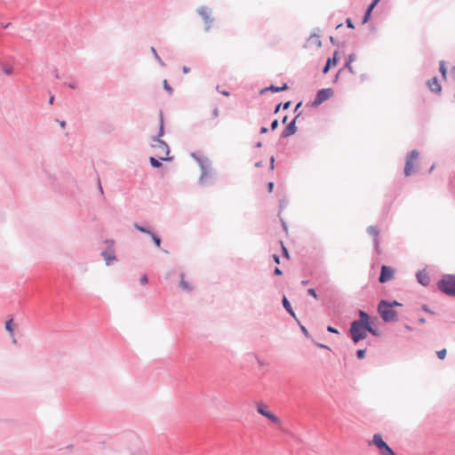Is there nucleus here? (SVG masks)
Returning a JSON list of instances; mask_svg holds the SVG:
<instances>
[{
  "mask_svg": "<svg viewBox=\"0 0 455 455\" xmlns=\"http://www.w3.org/2000/svg\"><path fill=\"white\" fill-rule=\"evenodd\" d=\"M164 134V118L162 113L159 114V132L157 136L153 138L151 147L156 150V156L161 161H167L171 158L169 157V147L168 145L162 140L160 138Z\"/></svg>",
  "mask_w": 455,
  "mask_h": 455,
  "instance_id": "f257e3e1",
  "label": "nucleus"
},
{
  "mask_svg": "<svg viewBox=\"0 0 455 455\" xmlns=\"http://www.w3.org/2000/svg\"><path fill=\"white\" fill-rule=\"evenodd\" d=\"M367 331L377 335V331L372 328L371 324H364L362 323H352L350 327V334L354 342H358L367 337Z\"/></svg>",
  "mask_w": 455,
  "mask_h": 455,
  "instance_id": "f03ea898",
  "label": "nucleus"
},
{
  "mask_svg": "<svg viewBox=\"0 0 455 455\" xmlns=\"http://www.w3.org/2000/svg\"><path fill=\"white\" fill-rule=\"evenodd\" d=\"M378 312L385 322H395L397 313L393 309L392 304L387 300H381L378 306Z\"/></svg>",
  "mask_w": 455,
  "mask_h": 455,
  "instance_id": "7ed1b4c3",
  "label": "nucleus"
},
{
  "mask_svg": "<svg viewBox=\"0 0 455 455\" xmlns=\"http://www.w3.org/2000/svg\"><path fill=\"white\" fill-rule=\"evenodd\" d=\"M438 287L443 292L450 296H455V276L444 275L438 283Z\"/></svg>",
  "mask_w": 455,
  "mask_h": 455,
  "instance_id": "20e7f679",
  "label": "nucleus"
},
{
  "mask_svg": "<svg viewBox=\"0 0 455 455\" xmlns=\"http://www.w3.org/2000/svg\"><path fill=\"white\" fill-rule=\"evenodd\" d=\"M370 444H373L377 447L380 455H395L393 450L387 445V443L382 439L379 434H375L372 437Z\"/></svg>",
  "mask_w": 455,
  "mask_h": 455,
  "instance_id": "39448f33",
  "label": "nucleus"
},
{
  "mask_svg": "<svg viewBox=\"0 0 455 455\" xmlns=\"http://www.w3.org/2000/svg\"><path fill=\"white\" fill-rule=\"evenodd\" d=\"M419 152L417 150H412L411 154L408 156L405 167H404V174L405 176H410L414 171V162H416L419 158Z\"/></svg>",
  "mask_w": 455,
  "mask_h": 455,
  "instance_id": "423d86ee",
  "label": "nucleus"
},
{
  "mask_svg": "<svg viewBox=\"0 0 455 455\" xmlns=\"http://www.w3.org/2000/svg\"><path fill=\"white\" fill-rule=\"evenodd\" d=\"M333 92L332 90L328 89H322L317 92V95L314 100V105H320L323 101L327 100L332 96Z\"/></svg>",
  "mask_w": 455,
  "mask_h": 455,
  "instance_id": "0eeeda50",
  "label": "nucleus"
},
{
  "mask_svg": "<svg viewBox=\"0 0 455 455\" xmlns=\"http://www.w3.org/2000/svg\"><path fill=\"white\" fill-rule=\"evenodd\" d=\"M395 271L392 267L382 266L380 275L379 278V283H384L390 281L394 277Z\"/></svg>",
  "mask_w": 455,
  "mask_h": 455,
  "instance_id": "6e6552de",
  "label": "nucleus"
},
{
  "mask_svg": "<svg viewBox=\"0 0 455 455\" xmlns=\"http://www.w3.org/2000/svg\"><path fill=\"white\" fill-rule=\"evenodd\" d=\"M367 232L374 239V246H375L376 252L378 254H380L381 251H380V249H379V231L378 228L376 226H370L367 228Z\"/></svg>",
  "mask_w": 455,
  "mask_h": 455,
  "instance_id": "1a4fd4ad",
  "label": "nucleus"
},
{
  "mask_svg": "<svg viewBox=\"0 0 455 455\" xmlns=\"http://www.w3.org/2000/svg\"><path fill=\"white\" fill-rule=\"evenodd\" d=\"M198 13L200 16L208 23L212 22V19L211 18V10L208 7L202 6L198 9Z\"/></svg>",
  "mask_w": 455,
  "mask_h": 455,
  "instance_id": "9d476101",
  "label": "nucleus"
},
{
  "mask_svg": "<svg viewBox=\"0 0 455 455\" xmlns=\"http://www.w3.org/2000/svg\"><path fill=\"white\" fill-rule=\"evenodd\" d=\"M427 85L432 92H441V85H440L437 78H435V77L429 80L427 83Z\"/></svg>",
  "mask_w": 455,
  "mask_h": 455,
  "instance_id": "9b49d317",
  "label": "nucleus"
},
{
  "mask_svg": "<svg viewBox=\"0 0 455 455\" xmlns=\"http://www.w3.org/2000/svg\"><path fill=\"white\" fill-rule=\"evenodd\" d=\"M337 54H338V52H334V55H333V58H332V59H331V58H330V59H328V60H327V62H326V64H325V67H324V68H323V72L324 74H326V73L329 71V69H330V68H331V66H336V64H337V58H336Z\"/></svg>",
  "mask_w": 455,
  "mask_h": 455,
  "instance_id": "f8f14e48",
  "label": "nucleus"
},
{
  "mask_svg": "<svg viewBox=\"0 0 455 455\" xmlns=\"http://www.w3.org/2000/svg\"><path fill=\"white\" fill-rule=\"evenodd\" d=\"M417 278H418V281L423 284V285H427L428 283H429V277L427 275V273L425 272H419L418 273L417 275Z\"/></svg>",
  "mask_w": 455,
  "mask_h": 455,
  "instance_id": "ddd939ff",
  "label": "nucleus"
},
{
  "mask_svg": "<svg viewBox=\"0 0 455 455\" xmlns=\"http://www.w3.org/2000/svg\"><path fill=\"white\" fill-rule=\"evenodd\" d=\"M359 315H360V320L354 321L353 323H362L364 324H371V323L370 322L368 314H366L364 311L361 310L359 312Z\"/></svg>",
  "mask_w": 455,
  "mask_h": 455,
  "instance_id": "4468645a",
  "label": "nucleus"
},
{
  "mask_svg": "<svg viewBox=\"0 0 455 455\" xmlns=\"http://www.w3.org/2000/svg\"><path fill=\"white\" fill-rule=\"evenodd\" d=\"M288 88L287 84H283L281 87L271 85L266 89L261 90L260 93H264L266 91H271L273 92H278L282 91H285Z\"/></svg>",
  "mask_w": 455,
  "mask_h": 455,
  "instance_id": "2eb2a0df",
  "label": "nucleus"
},
{
  "mask_svg": "<svg viewBox=\"0 0 455 455\" xmlns=\"http://www.w3.org/2000/svg\"><path fill=\"white\" fill-rule=\"evenodd\" d=\"M296 132V127H295V120H293L285 129V131L283 132V135L284 136H290L291 134H293L294 132Z\"/></svg>",
  "mask_w": 455,
  "mask_h": 455,
  "instance_id": "dca6fc26",
  "label": "nucleus"
},
{
  "mask_svg": "<svg viewBox=\"0 0 455 455\" xmlns=\"http://www.w3.org/2000/svg\"><path fill=\"white\" fill-rule=\"evenodd\" d=\"M283 305L284 307V308L293 316L295 317V313L294 311L292 310L291 307V304L290 302L288 301V299H286V297H283Z\"/></svg>",
  "mask_w": 455,
  "mask_h": 455,
  "instance_id": "f3484780",
  "label": "nucleus"
},
{
  "mask_svg": "<svg viewBox=\"0 0 455 455\" xmlns=\"http://www.w3.org/2000/svg\"><path fill=\"white\" fill-rule=\"evenodd\" d=\"M373 8H374V4H371L364 14V17L363 19V23H366L370 20L371 12H372Z\"/></svg>",
  "mask_w": 455,
  "mask_h": 455,
  "instance_id": "a211bd4d",
  "label": "nucleus"
},
{
  "mask_svg": "<svg viewBox=\"0 0 455 455\" xmlns=\"http://www.w3.org/2000/svg\"><path fill=\"white\" fill-rule=\"evenodd\" d=\"M5 329L11 334V336L13 337L14 329L12 325V319H9L8 321H6Z\"/></svg>",
  "mask_w": 455,
  "mask_h": 455,
  "instance_id": "6ab92c4d",
  "label": "nucleus"
},
{
  "mask_svg": "<svg viewBox=\"0 0 455 455\" xmlns=\"http://www.w3.org/2000/svg\"><path fill=\"white\" fill-rule=\"evenodd\" d=\"M265 417L269 419L274 423H276V424L280 423V419L275 415H274L271 411L267 413Z\"/></svg>",
  "mask_w": 455,
  "mask_h": 455,
  "instance_id": "aec40b11",
  "label": "nucleus"
},
{
  "mask_svg": "<svg viewBox=\"0 0 455 455\" xmlns=\"http://www.w3.org/2000/svg\"><path fill=\"white\" fill-rule=\"evenodd\" d=\"M257 411L259 413H260L263 416H266V414L269 412V411L267 410V407L266 405H259L257 407Z\"/></svg>",
  "mask_w": 455,
  "mask_h": 455,
  "instance_id": "412c9836",
  "label": "nucleus"
},
{
  "mask_svg": "<svg viewBox=\"0 0 455 455\" xmlns=\"http://www.w3.org/2000/svg\"><path fill=\"white\" fill-rule=\"evenodd\" d=\"M180 286L184 290H190L191 289V286L184 280V275H180Z\"/></svg>",
  "mask_w": 455,
  "mask_h": 455,
  "instance_id": "4be33fe9",
  "label": "nucleus"
},
{
  "mask_svg": "<svg viewBox=\"0 0 455 455\" xmlns=\"http://www.w3.org/2000/svg\"><path fill=\"white\" fill-rule=\"evenodd\" d=\"M210 175L208 173H204L202 176H201V183L204 184V185H207L209 184V180H210Z\"/></svg>",
  "mask_w": 455,
  "mask_h": 455,
  "instance_id": "5701e85b",
  "label": "nucleus"
},
{
  "mask_svg": "<svg viewBox=\"0 0 455 455\" xmlns=\"http://www.w3.org/2000/svg\"><path fill=\"white\" fill-rule=\"evenodd\" d=\"M102 255L106 260L107 265H110L111 262L115 259V257L110 256L107 252H103Z\"/></svg>",
  "mask_w": 455,
  "mask_h": 455,
  "instance_id": "b1692460",
  "label": "nucleus"
},
{
  "mask_svg": "<svg viewBox=\"0 0 455 455\" xmlns=\"http://www.w3.org/2000/svg\"><path fill=\"white\" fill-rule=\"evenodd\" d=\"M149 161H150L151 165L154 167L157 168V167L161 166V163H160L159 159H156L155 157H150Z\"/></svg>",
  "mask_w": 455,
  "mask_h": 455,
  "instance_id": "393cba45",
  "label": "nucleus"
},
{
  "mask_svg": "<svg viewBox=\"0 0 455 455\" xmlns=\"http://www.w3.org/2000/svg\"><path fill=\"white\" fill-rule=\"evenodd\" d=\"M164 89L169 92V94L172 93V88L169 85L167 80H164L163 82Z\"/></svg>",
  "mask_w": 455,
  "mask_h": 455,
  "instance_id": "a878e982",
  "label": "nucleus"
},
{
  "mask_svg": "<svg viewBox=\"0 0 455 455\" xmlns=\"http://www.w3.org/2000/svg\"><path fill=\"white\" fill-rule=\"evenodd\" d=\"M151 237L155 243V244L157 246V247H160V244H161V240L158 236H156V235H154L153 233H151Z\"/></svg>",
  "mask_w": 455,
  "mask_h": 455,
  "instance_id": "bb28decb",
  "label": "nucleus"
},
{
  "mask_svg": "<svg viewBox=\"0 0 455 455\" xmlns=\"http://www.w3.org/2000/svg\"><path fill=\"white\" fill-rule=\"evenodd\" d=\"M437 356L441 360L444 359L446 356V349L437 351Z\"/></svg>",
  "mask_w": 455,
  "mask_h": 455,
  "instance_id": "cd10ccee",
  "label": "nucleus"
},
{
  "mask_svg": "<svg viewBox=\"0 0 455 455\" xmlns=\"http://www.w3.org/2000/svg\"><path fill=\"white\" fill-rule=\"evenodd\" d=\"M281 243V246H282V250H283V256L286 258V259H289L290 256H289V252H288V250L286 249V247L284 246L283 243V242H280Z\"/></svg>",
  "mask_w": 455,
  "mask_h": 455,
  "instance_id": "c85d7f7f",
  "label": "nucleus"
},
{
  "mask_svg": "<svg viewBox=\"0 0 455 455\" xmlns=\"http://www.w3.org/2000/svg\"><path fill=\"white\" fill-rule=\"evenodd\" d=\"M364 355H365L364 349H359L356 351V355H357L358 359H363L364 357Z\"/></svg>",
  "mask_w": 455,
  "mask_h": 455,
  "instance_id": "c756f323",
  "label": "nucleus"
},
{
  "mask_svg": "<svg viewBox=\"0 0 455 455\" xmlns=\"http://www.w3.org/2000/svg\"><path fill=\"white\" fill-rule=\"evenodd\" d=\"M135 228H136L138 230H140V232L147 233V234H148V235H151V233H152V232H150L149 230H148V229H146V228H141V227H140V226H138V225H135Z\"/></svg>",
  "mask_w": 455,
  "mask_h": 455,
  "instance_id": "7c9ffc66",
  "label": "nucleus"
},
{
  "mask_svg": "<svg viewBox=\"0 0 455 455\" xmlns=\"http://www.w3.org/2000/svg\"><path fill=\"white\" fill-rule=\"evenodd\" d=\"M440 71H441L443 76L445 77V76H446V68L444 67V63L443 62H442L441 65H440Z\"/></svg>",
  "mask_w": 455,
  "mask_h": 455,
  "instance_id": "2f4dec72",
  "label": "nucleus"
},
{
  "mask_svg": "<svg viewBox=\"0 0 455 455\" xmlns=\"http://www.w3.org/2000/svg\"><path fill=\"white\" fill-rule=\"evenodd\" d=\"M307 292H308V294L313 296L315 299H317V294H316V291H315V289L310 288V289L307 290Z\"/></svg>",
  "mask_w": 455,
  "mask_h": 455,
  "instance_id": "473e14b6",
  "label": "nucleus"
},
{
  "mask_svg": "<svg viewBox=\"0 0 455 455\" xmlns=\"http://www.w3.org/2000/svg\"><path fill=\"white\" fill-rule=\"evenodd\" d=\"M212 118H217L219 116V109L218 108H214L212 111Z\"/></svg>",
  "mask_w": 455,
  "mask_h": 455,
  "instance_id": "72a5a7b5",
  "label": "nucleus"
},
{
  "mask_svg": "<svg viewBox=\"0 0 455 455\" xmlns=\"http://www.w3.org/2000/svg\"><path fill=\"white\" fill-rule=\"evenodd\" d=\"M277 126H278V121L275 119V120H274V121L272 122V124H271V128H272L273 130H275V129H276V128H277Z\"/></svg>",
  "mask_w": 455,
  "mask_h": 455,
  "instance_id": "f704fd0d",
  "label": "nucleus"
},
{
  "mask_svg": "<svg viewBox=\"0 0 455 455\" xmlns=\"http://www.w3.org/2000/svg\"><path fill=\"white\" fill-rule=\"evenodd\" d=\"M140 283H141V284H146V283H148V277H147V275H143V276L140 278Z\"/></svg>",
  "mask_w": 455,
  "mask_h": 455,
  "instance_id": "c9c22d12",
  "label": "nucleus"
},
{
  "mask_svg": "<svg viewBox=\"0 0 455 455\" xmlns=\"http://www.w3.org/2000/svg\"><path fill=\"white\" fill-rule=\"evenodd\" d=\"M327 331H330V332H332V333H338V331L335 328L331 327V326H328L327 327Z\"/></svg>",
  "mask_w": 455,
  "mask_h": 455,
  "instance_id": "e433bc0d",
  "label": "nucleus"
},
{
  "mask_svg": "<svg viewBox=\"0 0 455 455\" xmlns=\"http://www.w3.org/2000/svg\"><path fill=\"white\" fill-rule=\"evenodd\" d=\"M347 25L348 28H354V25H353V23H352L350 19L347 20Z\"/></svg>",
  "mask_w": 455,
  "mask_h": 455,
  "instance_id": "4c0bfd02",
  "label": "nucleus"
},
{
  "mask_svg": "<svg viewBox=\"0 0 455 455\" xmlns=\"http://www.w3.org/2000/svg\"><path fill=\"white\" fill-rule=\"evenodd\" d=\"M351 60H352V57L350 56V57H349V61H351ZM347 68L350 70V72H352V73L354 72V71L352 70V67L350 66V62H348V63L347 64Z\"/></svg>",
  "mask_w": 455,
  "mask_h": 455,
  "instance_id": "58836bf2",
  "label": "nucleus"
},
{
  "mask_svg": "<svg viewBox=\"0 0 455 455\" xmlns=\"http://www.w3.org/2000/svg\"><path fill=\"white\" fill-rule=\"evenodd\" d=\"M267 187H268V191H269V192H272L273 188H274V183H273V182H269V183H268V185H267Z\"/></svg>",
  "mask_w": 455,
  "mask_h": 455,
  "instance_id": "ea45409f",
  "label": "nucleus"
},
{
  "mask_svg": "<svg viewBox=\"0 0 455 455\" xmlns=\"http://www.w3.org/2000/svg\"><path fill=\"white\" fill-rule=\"evenodd\" d=\"M273 258H274V260H275V263H277V264L280 263L279 256L274 255Z\"/></svg>",
  "mask_w": 455,
  "mask_h": 455,
  "instance_id": "a19ab883",
  "label": "nucleus"
},
{
  "mask_svg": "<svg viewBox=\"0 0 455 455\" xmlns=\"http://www.w3.org/2000/svg\"><path fill=\"white\" fill-rule=\"evenodd\" d=\"M151 51H152L153 54L155 55V57H156L157 60H159V57H158V55H157V53H156V49L152 47V48H151Z\"/></svg>",
  "mask_w": 455,
  "mask_h": 455,
  "instance_id": "79ce46f5",
  "label": "nucleus"
},
{
  "mask_svg": "<svg viewBox=\"0 0 455 455\" xmlns=\"http://www.w3.org/2000/svg\"><path fill=\"white\" fill-rule=\"evenodd\" d=\"M182 70H183V72H184L185 74H188V73H189L190 68L185 66V67H183Z\"/></svg>",
  "mask_w": 455,
  "mask_h": 455,
  "instance_id": "37998d69",
  "label": "nucleus"
},
{
  "mask_svg": "<svg viewBox=\"0 0 455 455\" xmlns=\"http://www.w3.org/2000/svg\"><path fill=\"white\" fill-rule=\"evenodd\" d=\"M390 304H392V307H395V306H401V304L397 301H393V302H389Z\"/></svg>",
  "mask_w": 455,
  "mask_h": 455,
  "instance_id": "c03bdc74",
  "label": "nucleus"
},
{
  "mask_svg": "<svg viewBox=\"0 0 455 455\" xmlns=\"http://www.w3.org/2000/svg\"><path fill=\"white\" fill-rule=\"evenodd\" d=\"M275 275H281V274H282L281 269H280V268H278V267H275Z\"/></svg>",
  "mask_w": 455,
  "mask_h": 455,
  "instance_id": "a18cd8bd",
  "label": "nucleus"
},
{
  "mask_svg": "<svg viewBox=\"0 0 455 455\" xmlns=\"http://www.w3.org/2000/svg\"><path fill=\"white\" fill-rule=\"evenodd\" d=\"M290 105H291V102H290V101L286 102V103L283 105V108H284V109L288 108L290 107Z\"/></svg>",
  "mask_w": 455,
  "mask_h": 455,
  "instance_id": "49530a36",
  "label": "nucleus"
},
{
  "mask_svg": "<svg viewBox=\"0 0 455 455\" xmlns=\"http://www.w3.org/2000/svg\"><path fill=\"white\" fill-rule=\"evenodd\" d=\"M60 127L65 128V126H66V122H65V121H60Z\"/></svg>",
  "mask_w": 455,
  "mask_h": 455,
  "instance_id": "de8ad7c7",
  "label": "nucleus"
},
{
  "mask_svg": "<svg viewBox=\"0 0 455 455\" xmlns=\"http://www.w3.org/2000/svg\"><path fill=\"white\" fill-rule=\"evenodd\" d=\"M267 132V128H266V127H262L260 130L261 133H266Z\"/></svg>",
  "mask_w": 455,
  "mask_h": 455,
  "instance_id": "09e8293b",
  "label": "nucleus"
},
{
  "mask_svg": "<svg viewBox=\"0 0 455 455\" xmlns=\"http://www.w3.org/2000/svg\"><path fill=\"white\" fill-rule=\"evenodd\" d=\"M69 87L72 88V89H75V88H76V84H70Z\"/></svg>",
  "mask_w": 455,
  "mask_h": 455,
  "instance_id": "8fccbe9b",
  "label": "nucleus"
},
{
  "mask_svg": "<svg viewBox=\"0 0 455 455\" xmlns=\"http://www.w3.org/2000/svg\"><path fill=\"white\" fill-rule=\"evenodd\" d=\"M4 72L8 75L12 74V69H5Z\"/></svg>",
  "mask_w": 455,
  "mask_h": 455,
  "instance_id": "3c124183",
  "label": "nucleus"
},
{
  "mask_svg": "<svg viewBox=\"0 0 455 455\" xmlns=\"http://www.w3.org/2000/svg\"><path fill=\"white\" fill-rule=\"evenodd\" d=\"M280 107H281V104L277 105V107L275 108V113L279 111Z\"/></svg>",
  "mask_w": 455,
  "mask_h": 455,
  "instance_id": "603ef678",
  "label": "nucleus"
},
{
  "mask_svg": "<svg viewBox=\"0 0 455 455\" xmlns=\"http://www.w3.org/2000/svg\"><path fill=\"white\" fill-rule=\"evenodd\" d=\"M53 100H54V97H53V96H52V97L50 98V104H52V103H53Z\"/></svg>",
  "mask_w": 455,
  "mask_h": 455,
  "instance_id": "864d4df0",
  "label": "nucleus"
},
{
  "mask_svg": "<svg viewBox=\"0 0 455 455\" xmlns=\"http://www.w3.org/2000/svg\"><path fill=\"white\" fill-rule=\"evenodd\" d=\"M271 167H274V157L271 158Z\"/></svg>",
  "mask_w": 455,
  "mask_h": 455,
  "instance_id": "5fc2aeb1",
  "label": "nucleus"
},
{
  "mask_svg": "<svg viewBox=\"0 0 455 455\" xmlns=\"http://www.w3.org/2000/svg\"><path fill=\"white\" fill-rule=\"evenodd\" d=\"M222 94L225 95V96H228L229 93L228 92H222Z\"/></svg>",
  "mask_w": 455,
  "mask_h": 455,
  "instance_id": "6e6d98bb",
  "label": "nucleus"
},
{
  "mask_svg": "<svg viewBox=\"0 0 455 455\" xmlns=\"http://www.w3.org/2000/svg\"><path fill=\"white\" fill-rule=\"evenodd\" d=\"M379 0H374L372 4H374V6L379 3Z\"/></svg>",
  "mask_w": 455,
  "mask_h": 455,
  "instance_id": "4d7b16f0",
  "label": "nucleus"
},
{
  "mask_svg": "<svg viewBox=\"0 0 455 455\" xmlns=\"http://www.w3.org/2000/svg\"><path fill=\"white\" fill-rule=\"evenodd\" d=\"M302 331L303 332H307V330L304 327H302Z\"/></svg>",
  "mask_w": 455,
  "mask_h": 455,
  "instance_id": "13d9d810",
  "label": "nucleus"
}]
</instances>
